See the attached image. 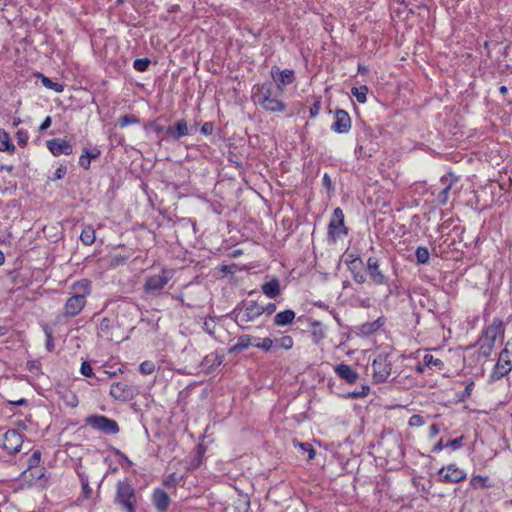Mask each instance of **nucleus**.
I'll return each instance as SVG.
<instances>
[{"label":"nucleus","instance_id":"nucleus-1","mask_svg":"<svg viewBox=\"0 0 512 512\" xmlns=\"http://www.w3.org/2000/svg\"><path fill=\"white\" fill-rule=\"evenodd\" d=\"M72 295L64 304L62 315L64 317H75L79 315L87 303V297L92 293L91 281L81 279L71 286Z\"/></svg>","mask_w":512,"mask_h":512},{"label":"nucleus","instance_id":"nucleus-2","mask_svg":"<svg viewBox=\"0 0 512 512\" xmlns=\"http://www.w3.org/2000/svg\"><path fill=\"white\" fill-rule=\"evenodd\" d=\"M251 99L254 104L270 113H282L286 110V104L273 95L271 82L256 84L252 88Z\"/></svg>","mask_w":512,"mask_h":512},{"label":"nucleus","instance_id":"nucleus-3","mask_svg":"<svg viewBox=\"0 0 512 512\" xmlns=\"http://www.w3.org/2000/svg\"><path fill=\"white\" fill-rule=\"evenodd\" d=\"M504 323L500 318H494L493 321L485 326L478 340L479 353L484 358H488L493 349L497 338L504 337Z\"/></svg>","mask_w":512,"mask_h":512},{"label":"nucleus","instance_id":"nucleus-4","mask_svg":"<svg viewBox=\"0 0 512 512\" xmlns=\"http://www.w3.org/2000/svg\"><path fill=\"white\" fill-rule=\"evenodd\" d=\"M114 503L119 506L123 512H136L138 496L135 488L128 479L117 482Z\"/></svg>","mask_w":512,"mask_h":512},{"label":"nucleus","instance_id":"nucleus-5","mask_svg":"<svg viewBox=\"0 0 512 512\" xmlns=\"http://www.w3.org/2000/svg\"><path fill=\"white\" fill-rule=\"evenodd\" d=\"M173 276L174 270L168 268L161 269L159 274L148 276L143 286L145 293L154 297L159 296Z\"/></svg>","mask_w":512,"mask_h":512},{"label":"nucleus","instance_id":"nucleus-6","mask_svg":"<svg viewBox=\"0 0 512 512\" xmlns=\"http://www.w3.org/2000/svg\"><path fill=\"white\" fill-rule=\"evenodd\" d=\"M372 376L376 383L385 382L392 371V363L389 359V354L380 352L372 361Z\"/></svg>","mask_w":512,"mask_h":512},{"label":"nucleus","instance_id":"nucleus-7","mask_svg":"<svg viewBox=\"0 0 512 512\" xmlns=\"http://www.w3.org/2000/svg\"><path fill=\"white\" fill-rule=\"evenodd\" d=\"M507 346L508 343L505 348L501 350L498 360L489 375L491 382L500 380L508 375L512 370V352L509 351Z\"/></svg>","mask_w":512,"mask_h":512},{"label":"nucleus","instance_id":"nucleus-8","mask_svg":"<svg viewBox=\"0 0 512 512\" xmlns=\"http://www.w3.org/2000/svg\"><path fill=\"white\" fill-rule=\"evenodd\" d=\"M86 423L104 434L113 435L119 432L118 423L103 415H91L86 419Z\"/></svg>","mask_w":512,"mask_h":512},{"label":"nucleus","instance_id":"nucleus-9","mask_svg":"<svg viewBox=\"0 0 512 512\" xmlns=\"http://www.w3.org/2000/svg\"><path fill=\"white\" fill-rule=\"evenodd\" d=\"M347 233V228L344 225L343 210L337 207L334 209L332 218L328 225V236L333 240H336L340 235H346Z\"/></svg>","mask_w":512,"mask_h":512},{"label":"nucleus","instance_id":"nucleus-10","mask_svg":"<svg viewBox=\"0 0 512 512\" xmlns=\"http://www.w3.org/2000/svg\"><path fill=\"white\" fill-rule=\"evenodd\" d=\"M270 75L280 92H284L286 86L295 80V73L292 69L281 70L278 66H272Z\"/></svg>","mask_w":512,"mask_h":512},{"label":"nucleus","instance_id":"nucleus-11","mask_svg":"<svg viewBox=\"0 0 512 512\" xmlns=\"http://www.w3.org/2000/svg\"><path fill=\"white\" fill-rule=\"evenodd\" d=\"M20 481L23 485L27 487H31L37 484L45 485L47 483V478L45 477V468H29L27 467L20 476Z\"/></svg>","mask_w":512,"mask_h":512},{"label":"nucleus","instance_id":"nucleus-12","mask_svg":"<svg viewBox=\"0 0 512 512\" xmlns=\"http://www.w3.org/2000/svg\"><path fill=\"white\" fill-rule=\"evenodd\" d=\"M233 313L238 323H248L261 316L260 305L255 301H250L243 309H235Z\"/></svg>","mask_w":512,"mask_h":512},{"label":"nucleus","instance_id":"nucleus-13","mask_svg":"<svg viewBox=\"0 0 512 512\" xmlns=\"http://www.w3.org/2000/svg\"><path fill=\"white\" fill-rule=\"evenodd\" d=\"M137 392L136 387L126 383H113L110 387V395L118 401L131 400Z\"/></svg>","mask_w":512,"mask_h":512},{"label":"nucleus","instance_id":"nucleus-14","mask_svg":"<svg viewBox=\"0 0 512 512\" xmlns=\"http://www.w3.org/2000/svg\"><path fill=\"white\" fill-rule=\"evenodd\" d=\"M440 481L446 483H458L466 478V473L458 468L455 464L442 467L438 471Z\"/></svg>","mask_w":512,"mask_h":512},{"label":"nucleus","instance_id":"nucleus-15","mask_svg":"<svg viewBox=\"0 0 512 512\" xmlns=\"http://www.w3.org/2000/svg\"><path fill=\"white\" fill-rule=\"evenodd\" d=\"M331 129L338 134H346L351 129V118L349 114L343 109L335 111L334 123Z\"/></svg>","mask_w":512,"mask_h":512},{"label":"nucleus","instance_id":"nucleus-16","mask_svg":"<svg viewBox=\"0 0 512 512\" xmlns=\"http://www.w3.org/2000/svg\"><path fill=\"white\" fill-rule=\"evenodd\" d=\"M23 444L22 435L15 429L5 432L3 436V447L9 453H17Z\"/></svg>","mask_w":512,"mask_h":512},{"label":"nucleus","instance_id":"nucleus-17","mask_svg":"<svg viewBox=\"0 0 512 512\" xmlns=\"http://www.w3.org/2000/svg\"><path fill=\"white\" fill-rule=\"evenodd\" d=\"M192 133L193 129L188 126L187 121L184 119L177 120L173 125H169L166 128V135L173 140H179Z\"/></svg>","mask_w":512,"mask_h":512},{"label":"nucleus","instance_id":"nucleus-18","mask_svg":"<svg viewBox=\"0 0 512 512\" xmlns=\"http://www.w3.org/2000/svg\"><path fill=\"white\" fill-rule=\"evenodd\" d=\"M367 271L371 280L376 285H385L387 283V277L380 270L379 259L376 257H369L367 260Z\"/></svg>","mask_w":512,"mask_h":512},{"label":"nucleus","instance_id":"nucleus-19","mask_svg":"<svg viewBox=\"0 0 512 512\" xmlns=\"http://www.w3.org/2000/svg\"><path fill=\"white\" fill-rule=\"evenodd\" d=\"M47 148L54 156H60L62 154L64 155H70L73 153V147L72 145L60 138H54L50 139L46 142Z\"/></svg>","mask_w":512,"mask_h":512},{"label":"nucleus","instance_id":"nucleus-20","mask_svg":"<svg viewBox=\"0 0 512 512\" xmlns=\"http://www.w3.org/2000/svg\"><path fill=\"white\" fill-rule=\"evenodd\" d=\"M151 500L157 512H167L171 503L169 495L161 488L153 490Z\"/></svg>","mask_w":512,"mask_h":512},{"label":"nucleus","instance_id":"nucleus-21","mask_svg":"<svg viewBox=\"0 0 512 512\" xmlns=\"http://www.w3.org/2000/svg\"><path fill=\"white\" fill-rule=\"evenodd\" d=\"M334 372L340 379L346 381L348 384H354L359 378L357 371L350 365L344 363L336 365Z\"/></svg>","mask_w":512,"mask_h":512},{"label":"nucleus","instance_id":"nucleus-22","mask_svg":"<svg viewBox=\"0 0 512 512\" xmlns=\"http://www.w3.org/2000/svg\"><path fill=\"white\" fill-rule=\"evenodd\" d=\"M457 181V177L451 173L441 178V182L444 185V188L437 195V201L440 205L444 206L447 204L449 200V192Z\"/></svg>","mask_w":512,"mask_h":512},{"label":"nucleus","instance_id":"nucleus-23","mask_svg":"<svg viewBox=\"0 0 512 512\" xmlns=\"http://www.w3.org/2000/svg\"><path fill=\"white\" fill-rule=\"evenodd\" d=\"M295 317H296V314L293 310L286 309V310L281 311L275 315L274 324L276 326H280V327L287 326L294 321Z\"/></svg>","mask_w":512,"mask_h":512},{"label":"nucleus","instance_id":"nucleus-24","mask_svg":"<svg viewBox=\"0 0 512 512\" xmlns=\"http://www.w3.org/2000/svg\"><path fill=\"white\" fill-rule=\"evenodd\" d=\"M262 292L270 299L277 297L280 294L279 280L273 278L272 280L264 283L261 287Z\"/></svg>","mask_w":512,"mask_h":512},{"label":"nucleus","instance_id":"nucleus-25","mask_svg":"<svg viewBox=\"0 0 512 512\" xmlns=\"http://www.w3.org/2000/svg\"><path fill=\"white\" fill-rule=\"evenodd\" d=\"M383 325V321L378 318L372 322H366L359 326L358 330L362 336H370L380 329Z\"/></svg>","mask_w":512,"mask_h":512},{"label":"nucleus","instance_id":"nucleus-26","mask_svg":"<svg viewBox=\"0 0 512 512\" xmlns=\"http://www.w3.org/2000/svg\"><path fill=\"white\" fill-rule=\"evenodd\" d=\"M15 150V145L11 142L9 134L5 130L0 129V151L14 154Z\"/></svg>","mask_w":512,"mask_h":512},{"label":"nucleus","instance_id":"nucleus-27","mask_svg":"<svg viewBox=\"0 0 512 512\" xmlns=\"http://www.w3.org/2000/svg\"><path fill=\"white\" fill-rule=\"evenodd\" d=\"M252 336L241 335L238 337L237 342L229 348V353H236L242 351L252 345Z\"/></svg>","mask_w":512,"mask_h":512},{"label":"nucleus","instance_id":"nucleus-28","mask_svg":"<svg viewBox=\"0 0 512 512\" xmlns=\"http://www.w3.org/2000/svg\"><path fill=\"white\" fill-rule=\"evenodd\" d=\"M292 444L295 448H299V450L303 454H307L308 460H313L316 456V451L313 446L308 442H299L297 439H293Z\"/></svg>","mask_w":512,"mask_h":512},{"label":"nucleus","instance_id":"nucleus-29","mask_svg":"<svg viewBox=\"0 0 512 512\" xmlns=\"http://www.w3.org/2000/svg\"><path fill=\"white\" fill-rule=\"evenodd\" d=\"M363 263L359 265H353L348 267L349 271L352 274L353 280L358 284H363L366 282V274L362 270Z\"/></svg>","mask_w":512,"mask_h":512},{"label":"nucleus","instance_id":"nucleus-30","mask_svg":"<svg viewBox=\"0 0 512 512\" xmlns=\"http://www.w3.org/2000/svg\"><path fill=\"white\" fill-rule=\"evenodd\" d=\"M95 230L91 225L85 226L80 234V240L84 245H92L95 241Z\"/></svg>","mask_w":512,"mask_h":512},{"label":"nucleus","instance_id":"nucleus-31","mask_svg":"<svg viewBox=\"0 0 512 512\" xmlns=\"http://www.w3.org/2000/svg\"><path fill=\"white\" fill-rule=\"evenodd\" d=\"M311 339L315 344H319L325 338V332L320 322L312 323Z\"/></svg>","mask_w":512,"mask_h":512},{"label":"nucleus","instance_id":"nucleus-32","mask_svg":"<svg viewBox=\"0 0 512 512\" xmlns=\"http://www.w3.org/2000/svg\"><path fill=\"white\" fill-rule=\"evenodd\" d=\"M367 93H368V87L366 85L351 88V94L361 104H363L367 101Z\"/></svg>","mask_w":512,"mask_h":512},{"label":"nucleus","instance_id":"nucleus-33","mask_svg":"<svg viewBox=\"0 0 512 512\" xmlns=\"http://www.w3.org/2000/svg\"><path fill=\"white\" fill-rule=\"evenodd\" d=\"M257 342L254 344V346L264 352H269L272 350L273 347H275L274 341L269 338H256Z\"/></svg>","mask_w":512,"mask_h":512},{"label":"nucleus","instance_id":"nucleus-34","mask_svg":"<svg viewBox=\"0 0 512 512\" xmlns=\"http://www.w3.org/2000/svg\"><path fill=\"white\" fill-rule=\"evenodd\" d=\"M488 476L475 475L470 480V485L473 489L488 488L490 485L488 482Z\"/></svg>","mask_w":512,"mask_h":512},{"label":"nucleus","instance_id":"nucleus-35","mask_svg":"<svg viewBox=\"0 0 512 512\" xmlns=\"http://www.w3.org/2000/svg\"><path fill=\"white\" fill-rule=\"evenodd\" d=\"M423 362L427 368L435 367L438 370H441L444 367L443 361L438 358H434L431 354H425L423 357Z\"/></svg>","mask_w":512,"mask_h":512},{"label":"nucleus","instance_id":"nucleus-36","mask_svg":"<svg viewBox=\"0 0 512 512\" xmlns=\"http://www.w3.org/2000/svg\"><path fill=\"white\" fill-rule=\"evenodd\" d=\"M40 77H41L42 84L46 88L51 89V90H53V91H55L57 93L63 92V90H64L63 84L58 83V82H53L50 78H48V77H46V76H44L42 74L40 75Z\"/></svg>","mask_w":512,"mask_h":512},{"label":"nucleus","instance_id":"nucleus-37","mask_svg":"<svg viewBox=\"0 0 512 512\" xmlns=\"http://www.w3.org/2000/svg\"><path fill=\"white\" fill-rule=\"evenodd\" d=\"M235 512H249L250 500L246 496H241L237 499L234 505Z\"/></svg>","mask_w":512,"mask_h":512},{"label":"nucleus","instance_id":"nucleus-38","mask_svg":"<svg viewBox=\"0 0 512 512\" xmlns=\"http://www.w3.org/2000/svg\"><path fill=\"white\" fill-rule=\"evenodd\" d=\"M416 260L418 264H426L429 262V251L426 247H418L415 252Z\"/></svg>","mask_w":512,"mask_h":512},{"label":"nucleus","instance_id":"nucleus-39","mask_svg":"<svg viewBox=\"0 0 512 512\" xmlns=\"http://www.w3.org/2000/svg\"><path fill=\"white\" fill-rule=\"evenodd\" d=\"M112 329V322L109 318H103L98 326V335L99 336H107Z\"/></svg>","mask_w":512,"mask_h":512},{"label":"nucleus","instance_id":"nucleus-40","mask_svg":"<svg viewBox=\"0 0 512 512\" xmlns=\"http://www.w3.org/2000/svg\"><path fill=\"white\" fill-rule=\"evenodd\" d=\"M294 345L293 338L291 336H283L280 339L276 340L275 347L282 348L284 350H290Z\"/></svg>","mask_w":512,"mask_h":512},{"label":"nucleus","instance_id":"nucleus-41","mask_svg":"<svg viewBox=\"0 0 512 512\" xmlns=\"http://www.w3.org/2000/svg\"><path fill=\"white\" fill-rule=\"evenodd\" d=\"M137 123H139V119L133 114H127V115L121 116L118 119V125L121 128H125L128 125L137 124Z\"/></svg>","mask_w":512,"mask_h":512},{"label":"nucleus","instance_id":"nucleus-42","mask_svg":"<svg viewBox=\"0 0 512 512\" xmlns=\"http://www.w3.org/2000/svg\"><path fill=\"white\" fill-rule=\"evenodd\" d=\"M150 65L148 58H138L133 62V68L139 72H145Z\"/></svg>","mask_w":512,"mask_h":512},{"label":"nucleus","instance_id":"nucleus-43","mask_svg":"<svg viewBox=\"0 0 512 512\" xmlns=\"http://www.w3.org/2000/svg\"><path fill=\"white\" fill-rule=\"evenodd\" d=\"M139 371L143 375H150L155 371V364L152 361H144L140 364Z\"/></svg>","mask_w":512,"mask_h":512},{"label":"nucleus","instance_id":"nucleus-44","mask_svg":"<svg viewBox=\"0 0 512 512\" xmlns=\"http://www.w3.org/2000/svg\"><path fill=\"white\" fill-rule=\"evenodd\" d=\"M44 333L46 336V348L48 351L52 352L55 348L52 330L48 326H45Z\"/></svg>","mask_w":512,"mask_h":512},{"label":"nucleus","instance_id":"nucleus-45","mask_svg":"<svg viewBox=\"0 0 512 512\" xmlns=\"http://www.w3.org/2000/svg\"><path fill=\"white\" fill-rule=\"evenodd\" d=\"M40 460H41V452H40V450H35L28 459V467L29 468H38Z\"/></svg>","mask_w":512,"mask_h":512},{"label":"nucleus","instance_id":"nucleus-46","mask_svg":"<svg viewBox=\"0 0 512 512\" xmlns=\"http://www.w3.org/2000/svg\"><path fill=\"white\" fill-rule=\"evenodd\" d=\"M425 424L424 418L419 414L412 415L408 420L409 427H421Z\"/></svg>","mask_w":512,"mask_h":512},{"label":"nucleus","instance_id":"nucleus-47","mask_svg":"<svg viewBox=\"0 0 512 512\" xmlns=\"http://www.w3.org/2000/svg\"><path fill=\"white\" fill-rule=\"evenodd\" d=\"M16 139H17L18 145L25 146L27 144V142H28L29 134H28V132L26 130L19 129L16 132Z\"/></svg>","mask_w":512,"mask_h":512},{"label":"nucleus","instance_id":"nucleus-48","mask_svg":"<svg viewBox=\"0 0 512 512\" xmlns=\"http://www.w3.org/2000/svg\"><path fill=\"white\" fill-rule=\"evenodd\" d=\"M345 264L347 265V267L352 266V264L359 265V264H362V259L356 254L349 253V254H346Z\"/></svg>","mask_w":512,"mask_h":512},{"label":"nucleus","instance_id":"nucleus-49","mask_svg":"<svg viewBox=\"0 0 512 512\" xmlns=\"http://www.w3.org/2000/svg\"><path fill=\"white\" fill-rule=\"evenodd\" d=\"M464 436H460L458 438H455L453 440H450L446 443L447 447H450L452 450H458L463 445Z\"/></svg>","mask_w":512,"mask_h":512},{"label":"nucleus","instance_id":"nucleus-50","mask_svg":"<svg viewBox=\"0 0 512 512\" xmlns=\"http://www.w3.org/2000/svg\"><path fill=\"white\" fill-rule=\"evenodd\" d=\"M80 372L85 377H91L93 375V369L91 364L88 361H83L81 363Z\"/></svg>","mask_w":512,"mask_h":512},{"label":"nucleus","instance_id":"nucleus-51","mask_svg":"<svg viewBox=\"0 0 512 512\" xmlns=\"http://www.w3.org/2000/svg\"><path fill=\"white\" fill-rule=\"evenodd\" d=\"M179 482V479L177 478L175 473L169 474L165 479L163 480V484L167 487H175Z\"/></svg>","mask_w":512,"mask_h":512},{"label":"nucleus","instance_id":"nucleus-52","mask_svg":"<svg viewBox=\"0 0 512 512\" xmlns=\"http://www.w3.org/2000/svg\"><path fill=\"white\" fill-rule=\"evenodd\" d=\"M368 393H369V387L368 386H363L360 391H353V392H351L349 394V396L351 398L357 399V398H362V397L367 396Z\"/></svg>","mask_w":512,"mask_h":512},{"label":"nucleus","instance_id":"nucleus-53","mask_svg":"<svg viewBox=\"0 0 512 512\" xmlns=\"http://www.w3.org/2000/svg\"><path fill=\"white\" fill-rule=\"evenodd\" d=\"M83 153H84V155H86V156L90 159V161H91L92 159H96V158H98V157L100 156V153H101V152H100V150H99L97 147H95V148H93V149H87V148H86V149H84Z\"/></svg>","mask_w":512,"mask_h":512},{"label":"nucleus","instance_id":"nucleus-54","mask_svg":"<svg viewBox=\"0 0 512 512\" xmlns=\"http://www.w3.org/2000/svg\"><path fill=\"white\" fill-rule=\"evenodd\" d=\"M261 315L266 313L267 315H271L276 310V305L274 303H268L266 306H260Z\"/></svg>","mask_w":512,"mask_h":512},{"label":"nucleus","instance_id":"nucleus-55","mask_svg":"<svg viewBox=\"0 0 512 512\" xmlns=\"http://www.w3.org/2000/svg\"><path fill=\"white\" fill-rule=\"evenodd\" d=\"M321 109V102L316 101L311 107H310V117L315 118Z\"/></svg>","mask_w":512,"mask_h":512},{"label":"nucleus","instance_id":"nucleus-56","mask_svg":"<svg viewBox=\"0 0 512 512\" xmlns=\"http://www.w3.org/2000/svg\"><path fill=\"white\" fill-rule=\"evenodd\" d=\"M91 161L90 159L84 155V153L79 158V165L85 169L88 170L90 168Z\"/></svg>","mask_w":512,"mask_h":512},{"label":"nucleus","instance_id":"nucleus-57","mask_svg":"<svg viewBox=\"0 0 512 512\" xmlns=\"http://www.w3.org/2000/svg\"><path fill=\"white\" fill-rule=\"evenodd\" d=\"M213 132V125L210 122H206L201 127V133L204 135H210Z\"/></svg>","mask_w":512,"mask_h":512},{"label":"nucleus","instance_id":"nucleus-58","mask_svg":"<svg viewBox=\"0 0 512 512\" xmlns=\"http://www.w3.org/2000/svg\"><path fill=\"white\" fill-rule=\"evenodd\" d=\"M66 172H67L66 166L61 165L55 171V179H57V180L62 179L65 176Z\"/></svg>","mask_w":512,"mask_h":512},{"label":"nucleus","instance_id":"nucleus-59","mask_svg":"<svg viewBox=\"0 0 512 512\" xmlns=\"http://www.w3.org/2000/svg\"><path fill=\"white\" fill-rule=\"evenodd\" d=\"M439 431H440V428H439L438 424H432L429 427V432H428L429 438L436 437L438 435Z\"/></svg>","mask_w":512,"mask_h":512},{"label":"nucleus","instance_id":"nucleus-60","mask_svg":"<svg viewBox=\"0 0 512 512\" xmlns=\"http://www.w3.org/2000/svg\"><path fill=\"white\" fill-rule=\"evenodd\" d=\"M51 123H52V119L50 116H47L43 122L41 123V125L39 126V130L40 131H44L46 129H48L50 126H51Z\"/></svg>","mask_w":512,"mask_h":512},{"label":"nucleus","instance_id":"nucleus-61","mask_svg":"<svg viewBox=\"0 0 512 512\" xmlns=\"http://www.w3.org/2000/svg\"><path fill=\"white\" fill-rule=\"evenodd\" d=\"M446 446V444H444L443 440L440 439L433 447L432 449V452H440L441 450H443Z\"/></svg>","mask_w":512,"mask_h":512},{"label":"nucleus","instance_id":"nucleus-62","mask_svg":"<svg viewBox=\"0 0 512 512\" xmlns=\"http://www.w3.org/2000/svg\"><path fill=\"white\" fill-rule=\"evenodd\" d=\"M323 184L327 187V188H330L331 187V179L329 177L328 174H324L323 176Z\"/></svg>","mask_w":512,"mask_h":512},{"label":"nucleus","instance_id":"nucleus-63","mask_svg":"<svg viewBox=\"0 0 512 512\" xmlns=\"http://www.w3.org/2000/svg\"><path fill=\"white\" fill-rule=\"evenodd\" d=\"M425 368H427V367H426V365H424V362L422 361V362H420V363H418V364L416 365V368H415V369H416V371H417L418 373H424Z\"/></svg>","mask_w":512,"mask_h":512},{"label":"nucleus","instance_id":"nucleus-64","mask_svg":"<svg viewBox=\"0 0 512 512\" xmlns=\"http://www.w3.org/2000/svg\"><path fill=\"white\" fill-rule=\"evenodd\" d=\"M82 487H83V492L85 494V497L88 498L90 495V492H91L88 483L87 482L83 483Z\"/></svg>","mask_w":512,"mask_h":512}]
</instances>
